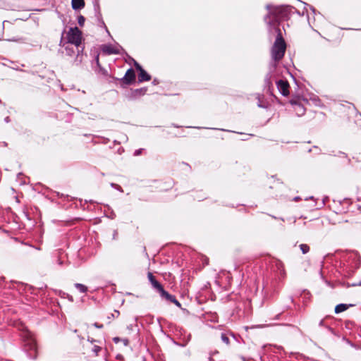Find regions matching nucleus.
Returning <instances> with one entry per match:
<instances>
[{
	"label": "nucleus",
	"instance_id": "49",
	"mask_svg": "<svg viewBox=\"0 0 361 361\" xmlns=\"http://www.w3.org/2000/svg\"><path fill=\"white\" fill-rule=\"evenodd\" d=\"M173 126H174L175 128H180V126L175 125V124H173Z\"/></svg>",
	"mask_w": 361,
	"mask_h": 361
},
{
	"label": "nucleus",
	"instance_id": "26",
	"mask_svg": "<svg viewBox=\"0 0 361 361\" xmlns=\"http://www.w3.org/2000/svg\"><path fill=\"white\" fill-rule=\"evenodd\" d=\"M334 156L343 157L348 159V164H350V162H351V160L350 158H348L347 154L343 152L340 151V152H338V154H335Z\"/></svg>",
	"mask_w": 361,
	"mask_h": 361
},
{
	"label": "nucleus",
	"instance_id": "16",
	"mask_svg": "<svg viewBox=\"0 0 361 361\" xmlns=\"http://www.w3.org/2000/svg\"><path fill=\"white\" fill-rule=\"evenodd\" d=\"M147 90V89L146 87H142V88L133 90H132V97L133 98H137L138 97L144 95L146 93Z\"/></svg>",
	"mask_w": 361,
	"mask_h": 361
},
{
	"label": "nucleus",
	"instance_id": "4",
	"mask_svg": "<svg viewBox=\"0 0 361 361\" xmlns=\"http://www.w3.org/2000/svg\"><path fill=\"white\" fill-rule=\"evenodd\" d=\"M82 38V32L78 27H70L67 32L66 43L74 45L76 47L78 56L79 55L80 51H82L84 49V47H81Z\"/></svg>",
	"mask_w": 361,
	"mask_h": 361
},
{
	"label": "nucleus",
	"instance_id": "38",
	"mask_svg": "<svg viewBox=\"0 0 361 361\" xmlns=\"http://www.w3.org/2000/svg\"><path fill=\"white\" fill-rule=\"evenodd\" d=\"M110 218L111 219H114L116 218V214L113 211H111V212Z\"/></svg>",
	"mask_w": 361,
	"mask_h": 361
},
{
	"label": "nucleus",
	"instance_id": "1",
	"mask_svg": "<svg viewBox=\"0 0 361 361\" xmlns=\"http://www.w3.org/2000/svg\"><path fill=\"white\" fill-rule=\"evenodd\" d=\"M267 8L269 13L264 20L269 25V32L275 31V27H279L280 21L288 20L293 10L295 9L293 6L289 5L274 6L271 4L267 5Z\"/></svg>",
	"mask_w": 361,
	"mask_h": 361
},
{
	"label": "nucleus",
	"instance_id": "44",
	"mask_svg": "<svg viewBox=\"0 0 361 361\" xmlns=\"http://www.w3.org/2000/svg\"><path fill=\"white\" fill-rule=\"evenodd\" d=\"M310 8L311 11H312L314 13L315 12V8L313 6H310Z\"/></svg>",
	"mask_w": 361,
	"mask_h": 361
},
{
	"label": "nucleus",
	"instance_id": "23",
	"mask_svg": "<svg viewBox=\"0 0 361 361\" xmlns=\"http://www.w3.org/2000/svg\"><path fill=\"white\" fill-rule=\"evenodd\" d=\"M221 339L226 345L229 344V338H228V335L226 333H221Z\"/></svg>",
	"mask_w": 361,
	"mask_h": 361
},
{
	"label": "nucleus",
	"instance_id": "53",
	"mask_svg": "<svg viewBox=\"0 0 361 361\" xmlns=\"http://www.w3.org/2000/svg\"><path fill=\"white\" fill-rule=\"evenodd\" d=\"M105 143H106L109 140V139H105Z\"/></svg>",
	"mask_w": 361,
	"mask_h": 361
},
{
	"label": "nucleus",
	"instance_id": "8",
	"mask_svg": "<svg viewBox=\"0 0 361 361\" xmlns=\"http://www.w3.org/2000/svg\"><path fill=\"white\" fill-rule=\"evenodd\" d=\"M134 66L135 68L139 71L138 73V82L141 83L145 81H149L151 80V75L145 71L142 67L135 61H134Z\"/></svg>",
	"mask_w": 361,
	"mask_h": 361
},
{
	"label": "nucleus",
	"instance_id": "50",
	"mask_svg": "<svg viewBox=\"0 0 361 361\" xmlns=\"http://www.w3.org/2000/svg\"><path fill=\"white\" fill-rule=\"evenodd\" d=\"M4 146H7V143L6 142H4Z\"/></svg>",
	"mask_w": 361,
	"mask_h": 361
},
{
	"label": "nucleus",
	"instance_id": "33",
	"mask_svg": "<svg viewBox=\"0 0 361 361\" xmlns=\"http://www.w3.org/2000/svg\"><path fill=\"white\" fill-rule=\"evenodd\" d=\"M216 353H218V352H217V351H214V352H213V353H210V355H209V360H210V361H214L213 356H214L215 354H216Z\"/></svg>",
	"mask_w": 361,
	"mask_h": 361
},
{
	"label": "nucleus",
	"instance_id": "24",
	"mask_svg": "<svg viewBox=\"0 0 361 361\" xmlns=\"http://www.w3.org/2000/svg\"><path fill=\"white\" fill-rule=\"evenodd\" d=\"M92 350L94 353V354L97 356L99 352L103 351V349L100 346L94 345Z\"/></svg>",
	"mask_w": 361,
	"mask_h": 361
},
{
	"label": "nucleus",
	"instance_id": "32",
	"mask_svg": "<svg viewBox=\"0 0 361 361\" xmlns=\"http://www.w3.org/2000/svg\"><path fill=\"white\" fill-rule=\"evenodd\" d=\"M94 60H95V62H96L97 66V67H100L99 59V54H97V55L95 56Z\"/></svg>",
	"mask_w": 361,
	"mask_h": 361
},
{
	"label": "nucleus",
	"instance_id": "17",
	"mask_svg": "<svg viewBox=\"0 0 361 361\" xmlns=\"http://www.w3.org/2000/svg\"><path fill=\"white\" fill-rule=\"evenodd\" d=\"M319 326L321 327H324L328 331L334 335H336V331L333 328H331L329 325L326 324L324 322V319H321L319 322Z\"/></svg>",
	"mask_w": 361,
	"mask_h": 361
},
{
	"label": "nucleus",
	"instance_id": "47",
	"mask_svg": "<svg viewBox=\"0 0 361 361\" xmlns=\"http://www.w3.org/2000/svg\"><path fill=\"white\" fill-rule=\"evenodd\" d=\"M299 199H300V197H295L294 198V200H295V201H297V200H298Z\"/></svg>",
	"mask_w": 361,
	"mask_h": 361
},
{
	"label": "nucleus",
	"instance_id": "18",
	"mask_svg": "<svg viewBox=\"0 0 361 361\" xmlns=\"http://www.w3.org/2000/svg\"><path fill=\"white\" fill-rule=\"evenodd\" d=\"M75 288H77L80 293H85L87 291V287L82 283H75L74 284Z\"/></svg>",
	"mask_w": 361,
	"mask_h": 361
},
{
	"label": "nucleus",
	"instance_id": "14",
	"mask_svg": "<svg viewBox=\"0 0 361 361\" xmlns=\"http://www.w3.org/2000/svg\"><path fill=\"white\" fill-rule=\"evenodd\" d=\"M353 306H354L353 304L340 303L335 307L334 312L336 314H340L346 311L350 307Z\"/></svg>",
	"mask_w": 361,
	"mask_h": 361
},
{
	"label": "nucleus",
	"instance_id": "30",
	"mask_svg": "<svg viewBox=\"0 0 361 361\" xmlns=\"http://www.w3.org/2000/svg\"><path fill=\"white\" fill-rule=\"evenodd\" d=\"M142 152V149H136V150H135L133 155L135 157L139 156L141 154Z\"/></svg>",
	"mask_w": 361,
	"mask_h": 361
},
{
	"label": "nucleus",
	"instance_id": "45",
	"mask_svg": "<svg viewBox=\"0 0 361 361\" xmlns=\"http://www.w3.org/2000/svg\"><path fill=\"white\" fill-rule=\"evenodd\" d=\"M88 341H90L91 343H93V342H95V341H95L94 339H93V338H92V339L88 338Z\"/></svg>",
	"mask_w": 361,
	"mask_h": 361
},
{
	"label": "nucleus",
	"instance_id": "39",
	"mask_svg": "<svg viewBox=\"0 0 361 361\" xmlns=\"http://www.w3.org/2000/svg\"><path fill=\"white\" fill-rule=\"evenodd\" d=\"M4 121L6 123H9L11 121V119H10V117L9 116H6L5 118H4Z\"/></svg>",
	"mask_w": 361,
	"mask_h": 361
},
{
	"label": "nucleus",
	"instance_id": "21",
	"mask_svg": "<svg viewBox=\"0 0 361 361\" xmlns=\"http://www.w3.org/2000/svg\"><path fill=\"white\" fill-rule=\"evenodd\" d=\"M53 257L54 258V262H56L58 265L61 266L63 264V261L61 259V257L59 256L58 252L54 254Z\"/></svg>",
	"mask_w": 361,
	"mask_h": 361
},
{
	"label": "nucleus",
	"instance_id": "12",
	"mask_svg": "<svg viewBox=\"0 0 361 361\" xmlns=\"http://www.w3.org/2000/svg\"><path fill=\"white\" fill-rule=\"evenodd\" d=\"M147 277L152 287L156 289L160 294L162 290H164L162 285L156 279L152 273L148 272Z\"/></svg>",
	"mask_w": 361,
	"mask_h": 361
},
{
	"label": "nucleus",
	"instance_id": "40",
	"mask_svg": "<svg viewBox=\"0 0 361 361\" xmlns=\"http://www.w3.org/2000/svg\"><path fill=\"white\" fill-rule=\"evenodd\" d=\"M136 326V325H133V324H130L129 326H128V329L129 330H133V327Z\"/></svg>",
	"mask_w": 361,
	"mask_h": 361
},
{
	"label": "nucleus",
	"instance_id": "20",
	"mask_svg": "<svg viewBox=\"0 0 361 361\" xmlns=\"http://www.w3.org/2000/svg\"><path fill=\"white\" fill-rule=\"evenodd\" d=\"M59 295L61 297V298H67L69 301L71 302H73V298L72 295H69L68 293H65L62 290H60L59 293Z\"/></svg>",
	"mask_w": 361,
	"mask_h": 361
},
{
	"label": "nucleus",
	"instance_id": "6",
	"mask_svg": "<svg viewBox=\"0 0 361 361\" xmlns=\"http://www.w3.org/2000/svg\"><path fill=\"white\" fill-rule=\"evenodd\" d=\"M94 16L96 18V20L97 21V25L99 27H102L105 29L106 32L109 35V31L103 20L102 15L100 10V6L99 4V2L97 1H95L94 3Z\"/></svg>",
	"mask_w": 361,
	"mask_h": 361
},
{
	"label": "nucleus",
	"instance_id": "27",
	"mask_svg": "<svg viewBox=\"0 0 361 361\" xmlns=\"http://www.w3.org/2000/svg\"><path fill=\"white\" fill-rule=\"evenodd\" d=\"M119 314H120L119 311L114 310V313H112L110 315H109L108 319H114L115 317H118L119 316Z\"/></svg>",
	"mask_w": 361,
	"mask_h": 361
},
{
	"label": "nucleus",
	"instance_id": "46",
	"mask_svg": "<svg viewBox=\"0 0 361 361\" xmlns=\"http://www.w3.org/2000/svg\"><path fill=\"white\" fill-rule=\"evenodd\" d=\"M214 130H225L223 128H213Z\"/></svg>",
	"mask_w": 361,
	"mask_h": 361
},
{
	"label": "nucleus",
	"instance_id": "19",
	"mask_svg": "<svg viewBox=\"0 0 361 361\" xmlns=\"http://www.w3.org/2000/svg\"><path fill=\"white\" fill-rule=\"evenodd\" d=\"M69 44L65 47L66 54L68 56H72L75 54V49L71 44Z\"/></svg>",
	"mask_w": 361,
	"mask_h": 361
},
{
	"label": "nucleus",
	"instance_id": "3",
	"mask_svg": "<svg viewBox=\"0 0 361 361\" xmlns=\"http://www.w3.org/2000/svg\"><path fill=\"white\" fill-rule=\"evenodd\" d=\"M274 32L276 33V37L271 49V54L272 59L276 62L281 61L284 56L286 49V43L279 27H275V31Z\"/></svg>",
	"mask_w": 361,
	"mask_h": 361
},
{
	"label": "nucleus",
	"instance_id": "10",
	"mask_svg": "<svg viewBox=\"0 0 361 361\" xmlns=\"http://www.w3.org/2000/svg\"><path fill=\"white\" fill-rule=\"evenodd\" d=\"M120 50H123V48L120 45L113 46L112 44H106L103 47L102 51L106 54H118Z\"/></svg>",
	"mask_w": 361,
	"mask_h": 361
},
{
	"label": "nucleus",
	"instance_id": "9",
	"mask_svg": "<svg viewBox=\"0 0 361 361\" xmlns=\"http://www.w3.org/2000/svg\"><path fill=\"white\" fill-rule=\"evenodd\" d=\"M276 87L279 91V92L284 97H286L289 94V83L287 80H279L276 82Z\"/></svg>",
	"mask_w": 361,
	"mask_h": 361
},
{
	"label": "nucleus",
	"instance_id": "13",
	"mask_svg": "<svg viewBox=\"0 0 361 361\" xmlns=\"http://www.w3.org/2000/svg\"><path fill=\"white\" fill-rule=\"evenodd\" d=\"M272 75V71H270L269 73H267L264 78V90H267L268 92H271V89H273V85L271 81Z\"/></svg>",
	"mask_w": 361,
	"mask_h": 361
},
{
	"label": "nucleus",
	"instance_id": "15",
	"mask_svg": "<svg viewBox=\"0 0 361 361\" xmlns=\"http://www.w3.org/2000/svg\"><path fill=\"white\" fill-rule=\"evenodd\" d=\"M71 5L73 10H80L85 6L84 0H72Z\"/></svg>",
	"mask_w": 361,
	"mask_h": 361
},
{
	"label": "nucleus",
	"instance_id": "25",
	"mask_svg": "<svg viewBox=\"0 0 361 361\" xmlns=\"http://www.w3.org/2000/svg\"><path fill=\"white\" fill-rule=\"evenodd\" d=\"M85 18L82 15H80L78 16V23L79 24L80 26L82 27L85 24Z\"/></svg>",
	"mask_w": 361,
	"mask_h": 361
},
{
	"label": "nucleus",
	"instance_id": "42",
	"mask_svg": "<svg viewBox=\"0 0 361 361\" xmlns=\"http://www.w3.org/2000/svg\"><path fill=\"white\" fill-rule=\"evenodd\" d=\"M258 106L260 108H266L267 106L265 105L262 104V103H258Z\"/></svg>",
	"mask_w": 361,
	"mask_h": 361
},
{
	"label": "nucleus",
	"instance_id": "51",
	"mask_svg": "<svg viewBox=\"0 0 361 361\" xmlns=\"http://www.w3.org/2000/svg\"><path fill=\"white\" fill-rule=\"evenodd\" d=\"M89 202H90V203H94V202L93 200H91L89 201Z\"/></svg>",
	"mask_w": 361,
	"mask_h": 361
},
{
	"label": "nucleus",
	"instance_id": "37",
	"mask_svg": "<svg viewBox=\"0 0 361 361\" xmlns=\"http://www.w3.org/2000/svg\"><path fill=\"white\" fill-rule=\"evenodd\" d=\"M122 341L123 342V344H124L125 345H128V343H129V341H128V339H127V338L122 339Z\"/></svg>",
	"mask_w": 361,
	"mask_h": 361
},
{
	"label": "nucleus",
	"instance_id": "31",
	"mask_svg": "<svg viewBox=\"0 0 361 361\" xmlns=\"http://www.w3.org/2000/svg\"><path fill=\"white\" fill-rule=\"evenodd\" d=\"M93 326L97 329H102L104 327V325L102 324H99L97 322H95L93 324Z\"/></svg>",
	"mask_w": 361,
	"mask_h": 361
},
{
	"label": "nucleus",
	"instance_id": "54",
	"mask_svg": "<svg viewBox=\"0 0 361 361\" xmlns=\"http://www.w3.org/2000/svg\"><path fill=\"white\" fill-rule=\"evenodd\" d=\"M62 40H63V38H61V39L60 40V44H61Z\"/></svg>",
	"mask_w": 361,
	"mask_h": 361
},
{
	"label": "nucleus",
	"instance_id": "29",
	"mask_svg": "<svg viewBox=\"0 0 361 361\" xmlns=\"http://www.w3.org/2000/svg\"><path fill=\"white\" fill-rule=\"evenodd\" d=\"M98 68H99V73H101L104 75H106L107 74V71L105 68H104L103 67H102L101 66H100V67H98Z\"/></svg>",
	"mask_w": 361,
	"mask_h": 361
},
{
	"label": "nucleus",
	"instance_id": "36",
	"mask_svg": "<svg viewBox=\"0 0 361 361\" xmlns=\"http://www.w3.org/2000/svg\"><path fill=\"white\" fill-rule=\"evenodd\" d=\"M159 83V80H158V79H157V78H154V79L153 80V81H152V84H153L154 85H158Z\"/></svg>",
	"mask_w": 361,
	"mask_h": 361
},
{
	"label": "nucleus",
	"instance_id": "35",
	"mask_svg": "<svg viewBox=\"0 0 361 361\" xmlns=\"http://www.w3.org/2000/svg\"><path fill=\"white\" fill-rule=\"evenodd\" d=\"M113 341L115 343H118L120 341H122V339L118 337H115L113 338Z\"/></svg>",
	"mask_w": 361,
	"mask_h": 361
},
{
	"label": "nucleus",
	"instance_id": "5",
	"mask_svg": "<svg viewBox=\"0 0 361 361\" xmlns=\"http://www.w3.org/2000/svg\"><path fill=\"white\" fill-rule=\"evenodd\" d=\"M360 256L357 252H351L348 255L345 266L349 271L354 272L360 267Z\"/></svg>",
	"mask_w": 361,
	"mask_h": 361
},
{
	"label": "nucleus",
	"instance_id": "48",
	"mask_svg": "<svg viewBox=\"0 0 361 361\" xmlns=\"http://www.w3.org/2000/svg\"><path fill=\"white\" fill-rule=\"evenodd\" d=\"M186 354H187L188 356H190V350H188V351H187V353H186Z\"/></svg>",
	"mask_w": 361,
	"mask_h": 361
},
{
	"label": "nucleus",
	"instance_id": "28",
	"mask_svg": "<svg viewBox=\"0 0 361 361\" xmlns=\"http://www.w3.org/2000/svg\"><path fill=\"white\" fill-rule=\"evenodd\" d=\"M111 186L121 192H123L122 188L118 184L112 183H111Z\"/></svg>",
	"mask_w": 361,
	"mask_h": 361
},
{
	"label": "nucleus",
	"instance_id": "7",
	"mask_svg": "<svg viewBox=\"0 0 361 361\" xmlns=\"http://www.w3.org/2000/svg\"><path fill=\"white\" fill-rule=\"evenodd\" d=\"M136 78L135 71L133 68H129L124 76L120 79H118L125 85H130L135 82Z\"/></svg>",
	"mask_w": 361,
	"mask_h": 361
},
{
	"label": "nucleus",
	"instance_id": "43",
	"mask_svg": "<svg viewBox=\"0 0 361 361\" xmlns=\"http://www.w3.org/2000/svg\"><path fill=\"white\" fill-rule=\"evenodd\" d=\"M190 338H191V335L189 334L188 336L187 337V340L185 342H187V343H188L190 341Z\"/></svg>",
	"mask_w": 361,
	"mask_h": 361
},
{
	"label": "nucleus",
	"instance_id": "34",
	"mask_svg": "<svg viewBox=\"0 0 361 361\" xmlns=\"http://www.w3.org/2000/svg\"><path fill=\"white\" fill-rule=\"evenodd\" d=\"M176 345L180 346V347H185L187 345V342L183 343H175Z\"/></svg>",
	"mask_w": 361,
	"mask_h": 361
},
{
	"label": "nucleus",
	"instance_id": "52",
	"mask_svg": "<svg viewBox=\"0 0 361 361\" xmlns=\"http://www.w3.org/2000/svg\"><path fill=\"white\" fill-rule=\"evenodd\" d=\"M279 315H280V314H278V315L276 316V319H279Z\"/></svg>",
	"mask_w": 361,
	"mask_h": 361
},
{
	"label": "nucleus",
	"instance_id": "2",
	"mask_svg": "<svg viewBox=\"0 0 361 361\" xmlns=\"http://www.w3.org/2000/svg\"><path fill=\"white\" fill-rule=\"evenodd\" d=\"M20 336L24 343V351L30 359L35 360L37 357L38 350L37 342L34 338L33 334L26 329L22 331Z\"/></svg>",
	"mask_w": 361,
	"mask_h": 361
},
{
	"label": "nucleus",
	"instance_id": "22",
	"mask_svg": "<svg viewBox=\"0 0 361 361\" xmlns=\"http://www.w3.org/2000/svg\"><path fill=\"white\" fill-rule=\"evenodd\" d=\"M300 249L302 254H307L310 251V246L307 244H300Z\"/></svg>",
	"mask_w": 361,
	"mask_h": 361
},
{
	"label": "nucleus",
	"instance_id": "55",
	"mask_svg": "<svg viewBox=\"0 0 361 361\" xmlns=\"http://www.w3.org/2000/svg\"><path fill=\"white\" fill-rule=\"evenodd\" d=\"M195 128H197V129H200L201 128L200 127H194Z\"/></svg>",
	"mask_w": 361,
	"mask_h": 361
},
{
	"label": "nucleus",
	"instance_id": "11",
	"mask_svg": "<svg viewBox=\"0 0 361 361\" xmlns=\"http://www.w3.org/2000/svg\"><path fill=\"white\" fill-rule=\"evenodd\" d=\"M160 296L163 298H165L166 300L173 303L176 307L181 308L180 302L176 298V296L170 294L166 290H164L160 293Z\"/></svg>",
	"mask_w": 361,
	"mask_h": 361
},
{
	"label": "nucleus",
	"instance_id": "41",
	"mask_svg": "<svg viewBox=\"0 0 361 361\" xmlns=\"http://www.w3.org/2000/svg\"><path fill=\"white\" fill-rule=\"evenodd\" d=\"M116 358H117V360H120V361H122V360H123V356H122L121 355H118L116 356Z\"/></svg>",
	"mask_w": 361,
	"mask_h": 361
}]
</instances>
